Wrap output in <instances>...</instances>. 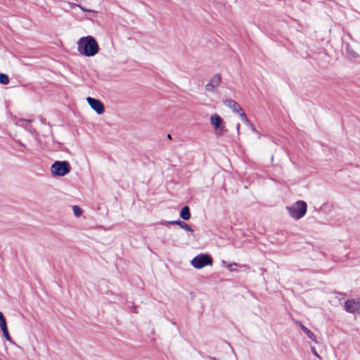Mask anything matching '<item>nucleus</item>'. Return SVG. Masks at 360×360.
Masks as SVG:
<instances>
[{
	"instance_id": "1",
	"label": "nucleus",
	"mask_w": 360,
	"mask_h": 360,
	"mask_svg": "<svg viewBox=\"0 0 360 360\" xmlns=\"http://www.w3.org/2000/svg\"><path fill=\"white\" fill-rule=\"evenodd\" d=\"M78 52L85 56H94L98 53L99 47L95 39L91 36L81 37L77 43Z\"/></svg>"
},
{
	"instance_id": "2",
	"label": "nucleus",
	"mask_w": 360,
	"mask_h": 360,
	"mask_svg": "<svg viewBox=\"0 0 360 360\" xmlns=\"http://www.w3.org/2000/svg\"><path fill=\"white\" fill-rule=\"evenodd\" d=\"M290 218L294 220H299L303 218L307 211V204L304 200H297L285 207Z\"/></svg>"
},
{
	"instance_id": "3",
	"label": "nucleus",
	"mask_w": 360,
	"mask_h": 360,
	"mask_svg": "<svg viewBox=\"0 0 360 360\" xmlns=\"http://www.w3.org/2000/svg\"><path fill=\"white\" fill-rule=\"evenodd\" d=\"M70 171V163L67 161H56L51 167L53 176H64Z\"/></svg>"
},
{
	"instance_id": "4",
	"label": "nucleus",
	"mask_w": 360,
	"mask_h": 360,
	"mask_svg": "<svg viewBox=\"0 0 360 360\" xmlns=\"http://www.w3.org/2000/svg\"><path fill=\"white\" fill-rule=\"evenodd\" d=\"M191 264L194 268L200 269L206 266L212 265V259L209 255L200 254L191 261Z\"/></svg>"
},
{
	"instance_id": "5",
	"label": "nucleus",
	"mask_w": 360,
	"mask_h": 360,
	"mask_svg": "<svg viewBox=\"0 0 360 360\" xmlns=\"http://www.w3.org/2000/svg\"><path fill=\"white\" fill-rule=\"evenodd\" d=\"M210 120L217 135L221 136L226 131L224 121L219 115H212L210 117Z\"/></svg>"
},
{
	"instance_id": "6",
	"label": "nucleus",
	"mask_w": 360,
	"mask_h": 360,
	"mask_svg": "<svg viewBox=\"0 0 360 360\" xmlns=\"http://www.w3.org/2000/svg\"><path fill=\"white\" fill-rule=\"evenodd\" d=\"M221 75L219 73L212 75L205 86L207 92L215 93L219 89L221 84Z\"/></svg>"
},
{
	"instance_id": "7",
	"label": "nucleus",
	"mask_w": 360,
	"mask_h": 360,
	"mask_svg": "<svg viewBox=\"0 0 360 360\" xmlns=\"http://www.w3.org/2000/svg\"><path fill=\"white\" fill-rule=\"evenodd\" d=\"M345 309L349 313H360V300L359 299L349 300L345 303Z\"/></svg>"
},
{
	"instance_id": "8",
	"label": "nucleus",
	"mask_w": 360,
	"mask_h": 360,
	"mask_svg": "<svg viewBox=\"0 0 360 360\" xmlns=\"http://www.w3.org/2000/svg\"><path fill=\"white\" fill-rule=\"evenodd\" d=\"M86 101L90 107L98 115H101L104 112V105L101 101L98 99L88 97Z\"/></svg>"
},
{
	"instance_id": "9",
	"label": "nucleus",
	"mask_w": 360,
	"mask_h": 360,
	"mask_svg": "<svg viewBox=\"0 0 360 360\" xmlns=\"http://www.w3.org/2000/svg\"><path fill=\"white\" fill-rule=\"evenodd\" d=\"M223 103L226 108L231 109L233 112L238 114V116L245 112L240 104L233 99H226L223 101Z\"/></svg>"
},
{
	"instance_id": "10",
	"label": "nucleus",
	"mask_w": 360,
	"mask_h": 360,
	"mask_svg": "<svg viewBox=\"0 0 360 360\" xmlns=\"http://www.w3.org/2000/svg\"><path fill=\"white\" fill-rule=\"evenodd\" d=\"M165 223H169V224H174L179 225L181 229H185L187 231L189 232H193L194 230L186 222L181 221V220H176V221H166Z\"/></svg>"
},
{
	"instance_id": "11",
	"label": "nucleus",
	"mask_w": 360,
	"mask_h": 360,
	"mask_svg": "<svg viewBox=\"0 0 360 360\" xmlns=\"http://www.w3.org/2000/svg\"><path fill=\"white\" fill-rule=\"evenodd\" d=\"M180 217L184 219V220H188L190 219L191 217V213H190V210H189V208L188 206H184L181 212H180Z\"/></svg>"
},
{
	"instance_id": "12",
	"label": "nucleus",
	"mask_w": 360,
	"mask_h": 360,
	"mask_svg": "<svg viewBox=\"0 0 360 360\" xmlns=\"http://www.w3.org/2000/svg\"><path fill=\"white\" fill-rule=\"evenodd\" d=\"M239 117L240 118L241 121L245 124L247 125L248 127L251 125V122L250 121V120L248 119V117H247L245 112H243L240 116Z\"/></svg>"
},
{
	"instance_id": "13",
	"label": "nucleus",
	"mask_w": 360,
	"mask_h": 360,
	"mask_svg": "<svg viewBox=\"0 0 360 360\" xmlns=\"http://www.w3.org/2000/svg\"><path fill=\"white\" fill-rule=\"evenodd\" d=\"M9 82V78L6 74H0V83L2 84H8Z\"/></svg>"
},
{
	"instance_id": "14",
	"label": "nucleus",
	"mask_w": 360,
	"mask_h": 360,
	"mask_svg": "<svg viewBox=\"0 0 360 360\" xmlns=\"http://www.w3.org/2000/svg\"><path fill=\"white\" fill-rule=\"evenodd\" d=\"M1 330L3 331L4 335L6 338V339L7 340L10 341L11 340V337H10V335L8 333V330L6 324L4 325V326H1Z\"/></svg>"
},
{
	"instance_id": "15",
	"label": "nucleus",
	"mask_w": 360,
	"mask_h": 360,
	"mask_svg": "<svg viewBox=\"0 0 360 360\" xmlns=\"http://www.w3.org/2000/svg\"><path fill=\"white\" fill-rule=\"evenodd\" d=\"M223 263L225 265V267L230 271H236V269H234L233 267L236 266V263L235 262H233V263H229V262H223Z\"/></svg>"
},
{
	"instance_id": "16",
	"label": "nucleus",
	"mask_w": 360,
	"mask_h": 360,
	"mask_svg": "<svg viewBox=\"0 0 360 360\" xmlns=\"http://www.w3.org/2000/svg\"><path fill=\"white\" fill-rule=\"evenodd\" d=\"M304 333L307 335V337L311 339L313 341H316V336L315 335L309 330V329H305Z\"/></svg>"
},
{
	"instance_id": "17",
	"label": "nucleus",
	"mask_w": 360,
	"mask_h": 360,
	"mask_svg": "<svg viewBox=\"0 0 360 360\" xmlns=\"http://www.w3.org/2000/svg\"><path fill=\"white\" fill-rule=\"evenodd\" d=\"M72 210H73V212H74V214L76 216V217H79L82 213V210L80 209V207H79L77 205H74L72 207Z\"/></svg>"
},
{
	"instance_id": "18",
	"label": "nucleus",
	"mask_w": 360,
	"mask_h": 360,
	"mask_svg": "<svg viewBox=\"0 0 360 360\" xmlns=\"http://www.w3.org/2000/svg\"><path fill=\"white\" fill-rule=\"evenodd\" d=\"M347 53L349 54L350 56H352V57L356 58L358 56V54L349 46L347 47Z\"/></svg>"
},
{
	"instance_id": "19",
	"label": "nucleus",
	"mask_w": 360,
	"mask_h": 360,
	"mask_svg": "<svg viewBox=\"0 0 360 360\" xmlns=\"http://www.w3.org/2000/svg\"><path fill=\"white\" fill-rule=\"evenodd\" d=\"M6 324V322L4 318L3 314L0 311V327L4 326Z\"/></svg>"
},
{
	"instance_id": "20",
	"label": "nucleus",
	"mask_w": 360,
	"mask_h": 360,
	"mask_svg": "<svg viewBox=\"0 0 360 360\" xmlns=\"http://www.w3.org/2000/svg\"><path fill=\"white\" fill-rule=\"evenodd\" d=\"M76 6L77 7H79L81 10H82L83 11H86V12H91V13H96L95 11L94 10H90V9H87V8H85L84 7H82L81 5L79 4H76Z\"/></svg>"
},
{
	"instance_id": "21",
	"label": "nucleus",
	"mask_w": 360,
	"mask_h": 360,
	"mask_svg": "<svg viewBox=\"0 0 360 360\" xmlns=\"http://www.w3.org/2000/svg\"><path fill=\"white\" fill-rule=\"evenodd\" d=\"M249 128L254 132L256 131V129H255V125L252 123L251 125L249 127Z\"/></svg>"
},
{
	"instance_id": "22",
	"label": "nucleus",
	"mask_w": 360,
	"mask_h": 360,
	"mask_svg": "<svg viewBox=\"0 0 360 360\" xmlns=\"http://www.w3.org/2000/svg\"><path fill=\"white\" fill-rule=\"evenodd\" d=\"M236 132H237L238 135H239V134H240V124H238L236 125Z\"/></svg>"
},
{
	"instance_id": "23",
	"label": "nucleus",
	"mask_w": 360,
	"mask_h": 360,
	"mask_svg": "<svg viewBox=\"0 0 360 360\" xmlns=\"http://www.w3.org/2000/svg\"><path fill=\"white\" fill-rule=\"evenodd\" d=\"M301 328L303 330V331L304 332V330L305 329H308L307 327H305L304 325L301 324Z\"/></svg>"
},
{
	"instance_id": "24",
	"label": "nucleus",
	"mask_w": 360,
	"mask_h": 360,
	"mask_svg": "<svg viewBox=\"0 0 360 360\" xmlns=\"http://www.w3.org/2000/svg\"><path fill=\"white\" fill-rule=\"evenodd\" d=\"M314 354H316V356H318V354L316 353V351H314Z\"/></svg>"
}]
</instances>
